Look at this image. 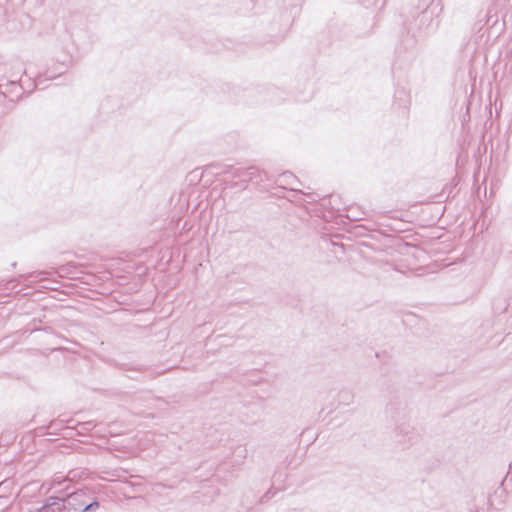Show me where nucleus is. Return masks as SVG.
I'll list each match as a JSON object with an SVG mask.
<instances>
[{
  "mask_svg": "<svg viewBox=\"0 0 512 512\" xmlns=\"http://www.w3.org/2000/svg\"><path fill=\"white\" fill-rule=\"evenodd\" d=\"M88 491L80 489L71 493H67L60 497L61 507L59 511H81L95 512L99 508V502L94 500L87 503Z\"/></svg>",
  "mask_w": 512,
  "mask_h": 512,
  "instance_id": "f257e3e1",
  "label": "nucleus"
},
{
  "mask_svg": "<svg viewBox=\"0 0 512 512\" xmlns=\"http://www.w3.org/2000/svg\"><path fill=\"white\" fill-rule=\"evenodd\" d=\"M233 176L245 184L248 182L259 183L266 179V173L256 167L237 168L233 171Z\"/></svg>",
  "mask_w": 512,
  "mask_h": 512,
  "instance_id": "f03ea898",
  "label": "nucleus"
},
{
  "mask_svg": "<svg viewBox=\"0 0 512 512\" xmlns=\"http://www.w3.org/2000/svg\"><path fill=\"white\" fill-rule=\"evenodd\" d=\"M354 393L349 388H343L338 392V402L340 405L349 406L354 402Z\"/></svg>",
  "mask_w": 512,
  "mask_h": 512,
  "instance_id": "7ed1b4c3",
  "label": "nucleus"
},
{
  "mask_svg": "<svg viewBox=\"0 0 512 512\" xmlns=\"http://www.w3.org/2000/svg\"><path fill=\"white\" fill-rule=\"evenodd\" d=\"M58 507H61L60 497L52 496L48 499L47 503L39 508V512H60Z\"/></svg>",
  "mask_w": 512,
  "mask_h": 512,
  "instance_id": "20e7f679",
  "label": "nucleus"
},
{
  "mask_svg": "<svg viewBox=\"0 0 512 512\" xmlns=\"http://www.w3.org/2000/svg\"><path fill=\"white\" fill-rule=\"evenodd\" d=\"M400 432L403 433L405 439L401 440L402 442H411L416 438V433L414 429H410L409 426L400 428Z\"/></svg>",
  "mask_w": 512,
  "mask_h": 512,
  "instance_id": "39448f33",
  "label": "nucleus"
},
{
  "mask_svg": "<svg viewBox=\"0 0 512 512\" xmlns=\"http://www.w3.org/2000/svg\"><path fill=\"white\" fill-rule=\"evenodd\" d=\"M68 480H69V478H68V477H63V476L55 475V476L52 478V480H51V482H50V484H49L48 489L50 490V489H52V488H54V487H56V486H59V485H61L62 483H64V482L68 481Z\"/></svg>",
  "mask_w": 512,
  "mask_h": 512,
  "instance_id": "423d86ee",
  "label": "nucleus"
},
{
  "mask_svg": "<svg viewBox=\"0 0 512 512\" xmlns=\"http://www.w3.org/2000/svg\"><path fill=\"white\" fill-rule=\"evenodd\" d=\"M282 178H284V180L287 181L288 178H293V175L290 173H283Z\"/></svg>",
  "mask_w": 512,
  "mask_h": 512,
  "instance_id": "0eeeda50",
  "label": "nucleus"
},
{
  "mask_svg": "<svg viewBox=\"0 0 512 512\" xmlns=\"http://www.w3.org/2000/svg\"><path fill=\"white\" fill-rule=\"evenodd\" d=\"M30 512H32V511H30ZM35 512H39V509H37Z\"/></svg>",
  "mask_w": 512,
  "mask_h": 512,
  "instance_id": "6e6552de",
  "label": "nucleus"
}]
</instances>
